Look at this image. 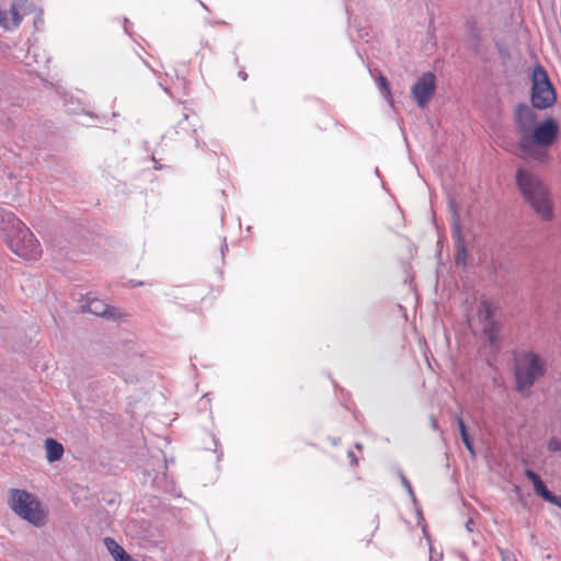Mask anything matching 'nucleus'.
Instances as JSON below:
<instances>
[{
  "instance_id": "1",
  "label": "nucleus",
  "mask_w": 561,
  "mask_h": 561,
  "mask_svg": "<svg viewBox=\"0 0 561 561\" xmlns=\"http://www.w3.org/2000/svg\"><path fill=\"white\" fill-rule=\"evenodd\" d=\"M517 188L536 216L542 221L554 218V203L548 185L536 174L526 170L516 171Z\"/></svg>"
},
{
  "instance_id": "2",
  "label": "nucleus",
  "mask_w": 561,
  "mask_h": 561,
  "mask_svg": "<svg viewBox=\"0 0 561 561\" xmlns=\"http://www.w3.org/2000/svg\"><path fill=\"white\" fill-rule=\"evenodd\" d=\"M0 229L5 243L18 256L26 261H36L42 256L39 241L14 214L2 215Z\"/></svg>"
},
{
  "instance_id": "3",
  "label": "nucleus",
  "mask_w": 561,
  "mask_h": 561,
  "mask_svg": "<svg viewBox=\"0 0 561 561\" xmlns=\"http://www.w3.org/2000/svg\"><path fill=\"white\" fill-rule=\"evenodd\" d=\"M537 115L526 104H519L515 108L514 123L519 134L518 149L523 159H540L541 154L530 145V131L536 125Z\"/></svg>"
},
{
  "instance_id": "4",
  "label": "nucleus",
  "mask_w": 561,
  "mask_h": 561,
  "mask_svg": "<svg viewBox=\"0 0 561 561\" xmlns=\"http://www.w3.org/2000/svg\"><path fill=\"white\" fill-rule=\"evenodd\" d=\"M543 374L545 360L533 352L523 353L515 363L516 389L524 394Z\"/></svg>"
},
{
  "instance_id": "5",
  "label": "nucleus",
  "mask_w": 561,
  "mask_h": 561,
  "mask_svg": "<svg viewBox=\"0 0 561 561\" xmlns=\"http://www.w3.org/2000/svg\"><path fill=\"white\" fill-rule=\"evenodd\" d=\"M9 506L21 518L35 526L45 524L46 515L35 496L24 490L11 489L9 492Z\"/></svg>"
},
{
  "instance_id": "6",
  "label": "nucleus",
  "mask_w": 561,
  "mask_h": 561,
  "mask_svg": "<svg viewBox=\"0 0 561 561\" xmlns=\"http://www.w3.org/2000/svg\"><path fill=\"white\" fill-rule=\"evenodd\" d=\"M531 103L535 107L543 110L556 103L557 95L548 79L546 70L536 66L533 70Z\"/></svg>"
},
{
  "instance_id": "7",
  "label": "nucleus",
  "mask_w": 561,
  "mask_h": 561,
  "mask_svg": "<svg viewBox=\"0 0 561 561\" xmlns=\"http://www.w3.org/2000/svg\"><path fill=\"white\" fill-rule=\"evenodd\" d=\"M559 137V126L553 118H547L535 125L530 131V145L542 148L550 147Z\"/></svg>"
},
{
  "instance_id": "8",
  "label": "nucleus",
  "mask_w": 561,
  "mask_h": 561,
  "mask_svg": "<svg viewBox=\"0 0 561 561\" xmlns=\"http://www.w3.org/2000/svg\"><path fill=\"white\" fill-rule=\"evenodd\" d=\"M32 8L27 0H12L9 12L0 10V18L4 19L0 26L5 30L19 27L23 18L32 12Z\"/></svg>"
},
{
  "instance_id": "9",
  "label": "nucleus",
  "mask_w": 561,
  "mask_h": 561,
  "mask_svg": "<svg viewBox=\"0 0 561 561\" xmlns=\"http://www.w3.org/2000/svg\"><path fill=\"white\" fill-rule=\"evenodd\" d=\"M435 76L432 72L423 73L416 83L412 87L411 92L420 107H425L435 92Z\"/></svg>"
},
{
  "instance_id": "10",
  "label": "nucleus",
  "mask_w": 561,
  "mask_h": 561,
  "mask_svg": "<svg viewBox=\"0 0 561 561\" xmlns=\"http://www.w3.org/2000/svg\"><path fill=\"white\" fill-rule=\"evenodd\" d=\"M87 309L89 312H91L95 316H100V317H105V316H110L113 318L122 317V312L119 310H117L116 308L110 307L107 304H105L102 299H99V298L89 299L87 302Z\"/></svg>"
},
{
  "instance_id": "11",
  "label": "nucleus",
  "mask_w": 561,
  "mask_h": 561,
  "mask_svg": "<svg viewBox=\"0 0 561 561\" xmlns=\"http://www.w3.org/2000/svg\"><path fill=\"white\" fill-rule=\"evenodd\" d=\"M477 316L483 323V330L485 332L493 328L494 307L489 300H482L479 304Z\"/></svg>"
},
{
  "instance_id": "12",
  "label": "nucleus",
  "mask_w": 561,
  "mask_h": 561,
  "mask_svg": "<svg viewBox=\"0 0 561 561\" xmlns=\"http://www.w3.org/2000/svg\"><path fill=\"white\" fill-rule=\"evenodd\" d=\"M104 545L115 561H134L133 558L113 538H104Z\"/></svg>"
},
{
  "instance_id": "13",
  "label": "nucleus",
  "mask_w": 561,
  "mask_h": 561,
  "mask_svg": "<svg viewBox=\"0 0 561 561\" xmlns=\"http://www.w3.org/2000/svg\"><path fill=\"white\" fill-rule=\"evenodd\" d=\"M46 457L49 462L61 459L64 455V446L54 438L45 440Z\"/></svg>"
},
{
  "instance_id": "14",
  "label": "nucleus",
  "mask_w": 561,
  "mask_h": 561,
  "mask_svg": "<svg viewBox=\"0 0 561 561\" xmlns=\"http://www.w3.org/2000/svg\"><path fill=\"white\" fill-rule=\"evenodd\" d=\"M457 420V424L459 426V432H460V436H461V439H462V443L465 444L466 448L469 450V453L474 456L476 453H474V449H473V444L469 437V434L467 432V426L463 422V420L460 417V416H457L456 417Z\"/></svg>"
},
{
  "instance_id": "15",
  "label": "nucleus",
  "mask_w": 561,
  "mask_h": 561,
  "mask_svg": "<svg viewBox=\"0 0 561 561\" xmlns=\"http://www.w3.org/2000/svg\"><path fill=\"white\" fill-rule=\"evenodd\" d=\"M534 490L536 492V494L540 495L542 499H545L547 502L551 499V496L553 495L548 489L547 486L545 485V483L542 482V480H538V481H535V484H534Z\"/></svg>"
},
{
  "instance_id": "16",
  "label": "nucleus",
  "mask_w": 561,
  "mask_h": 561,
  "mask_svg": "<svg viewBox=\"0 0 561 561\" xmlns=\"http://www.w3.org/2000/svg\"><path fill=\"white\" fill-rule=\"evenodd\" d=\"M378 87L379 89L385 93V96L388 99L390 98V88H389V82L388 80L385 78V77H380L378 79Z\"/></svg>"
},
{
  "instance_id": "17",
  "label": "nucleus",
  "mask_w": 561,
  "mask_h": 561,
  "mask_svg": "<svg viewBox=\"0 0 561 561\" xmlns=\"http://www.w3.org/2000/svg\"><path fill=\"white\" fill-rule=\"evenodd\" d=\"M548 449L550 451H561V440L558 438H551L548 443Z\"/></svg>"
},
{
  "instance_id": "18",
  "label": "nucleus",
  "mask_w": 561,
  "mask_h": 561,
  "mask_svg": "<svg viewBox=\"0 0 561 561\" xmlns=\"http://www.w3.org/2000/svg\"><path fill=\"white\" fill-rule=\"evenodd\" d=\"M525 476L533 482V484H535V481L540 480V477L530 469L525 471Z\"/></svg>"
},
{
  "instance_id": "19",
  "label": "nucleus",
  "mask_w": 561,
  "mask_h": 561,
  "mask_svg": "<svg viewBox=\"0 0 561 561\" xmlns=\"http://www.w3.org/2000/svg\"><path fill=\"white\" fill-rule=\"evenodd\" d=\"M465 256H466V249L463 245H461L459 249H458V254H457V262H463L465 261Z\"/></svg>"
},
{
  "instance_id": "20",
  "label": "nucleus",
  "mask_w": 561,
  "mask_h": 561,
  "mask_svg": "<svg viewBox=\"0 0 561 561\" xmlns=\"http://www.w3.org/2000/svg\"><path fill=\"white\" fill-rule=\"evenodd\" d=\"M548 502L551 503V504H554L559 508H561V496H557V495L553 494Z\"/></svg>"
},
{
  "instance_id": "21",
  "label": "nucleus",
  "mask_w": 561,
  "mask_h": 561,
  "mask_svg": "<svg viewBox=\"0 0 561 561\" xmlns=\"http://www.w3.org/2000/svg\"><path fill=\"white\" fill-rule=\"evenodd\" d=\"M239 77L244 81V80H247L248 75L244 71H240Z\"/></svg>"
}]
</instances>
